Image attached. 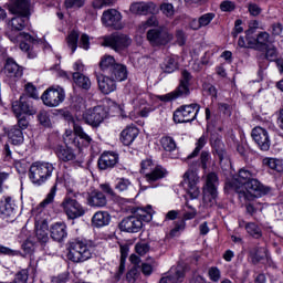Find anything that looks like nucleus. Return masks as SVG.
I'll list each match as a JSON object with an SVG mask.
<instances>
[{"label": "nucleus", "instance_id": "37", "mask_svg": "<svg viewBox=\"0 0 283 283\" xmlns=\"http://www.w3.org/2000/svg\"><path fill=\"white\" fill-rule=\"evenodd\" d=\"M63 140L66 147H77L81 149V140L78 139L76 132L66 130L63 135Z\"/></svg>", "mask_w": 283, "mask_h": 283}, {"label": "nucleus", "instance_id": "47", "mask_svg": "<svg viewBox=\"0 0 283 283\" xmlns=\"http://www.w3.org/2000/svg\"><path fill=\"white\" fill-rule=\"evenodd\" d=\"M263 164L273 169V171H277L279 174L283 171L282 161L273 158H266L263 160Z\"/></svg>", "mask_w": 283, "mask_h": 283}, {"label": "nucleus", "instance_id": "2", "mask_svg": "<svg viewBox=\"0 0 283 283\" xmlns=\"http://www.w3.org/2000/svg\"><path fill=\"white\" fill-rule=\"evenodd\" d=\"M154 210L151 206L138 208L133 216L124 218L118 227L125 233H138L143 229V222H151Z\"/></svg>", "mask_w": 283, "mask_h": 283}, {"label": "nucleus", "instance_id": "33", "mask_svg": "<svg viewBox=\"0 0 283 283\" xmlns=\"http://www.w3.org/2000/svg\"><path fill=\"white\" fill-rule=\"evenodd\" d=\"M73 129L77 138L82 140L81 147H90V145L92 144V137H90V135H87L85 130H83V127L80 126L77 122H74Z\"/></svg>", "mask_w": 283, "mask_h": 283}, {"label": "nucleus", "instance_id": "48", "mask_svg": "<svg viewBox=\"0 0 283 283\" xmlns=\"http://www.w3.org/2000/svg\"><path fill=\"white\" fill-rule=\"evenodd\" d=\"M56 191H57V185L54 184L50 192L46 195V198L40 203V207H48V205H52V202H54Z\"/></svg>", "mask_w": 283, "mask_h": 283}, {"label": "nucleus", "instance_id": "46", "mask_svg": "<svg viewBox=\"0 0 283 283\" xmlns=\"http://www.w3.org/2000/svg\"><path fill=\"white\" fill-rule=\"evenodd\" d=\"M160 145L165 151H175L176 140L172 137L166 136L160 139Z\"/></svg>", "mask_w": 283, "mask_h": 283}, {"label": "nucleus", "instance_id": "58", "mask_svg": "<svg viewBox=\"0 0 283 283\" xmlns=\"http://www.w3.org/2000/svg\"><path fill=\"white\" fill-rule=\"evenodd\" d=\"M248 12L251 17H260V14H262V8L256 3L250 2L248 3Z\"/></svg>", "mask_w": 283, "mask_h": 283}, {"label": "nucleus", "instance_id": "28", "mask_svg": "<svg viewBox=\"0 0 283 283\" xmlns=\"http://www.w3.org/2000/svg\"><path fill=\"white\" fill-rule=\"evenodd\" d=\"M97 83L102 94H112V92H116V81L107 74L98 75Z\"/></svg>", "mask_w": 283, "mask_h": 283}, {"label": "nucleus", "instance_id": "14", "mask_svg": "<svg viewBox=\"0 0 283 283\" xmlns=\"http://www.w3.org/2000/svg\"><path fill=\"white\" fill-rule=\"evenodd\" d=\"M258 176V172L251 168H241L238 172L237 178H234L230 184L231 187L238 193V189H242L247 187L251 180H253Z\"/></svg>", "mask_w": 283, "mask_h": 283}, {"label": "nucleus", "instance_id": "51", "mask_svg": "<svg viewBox=\"0 0 283 283\" xmlns=\"http://www.w3.org/2000/svg\"><path fill=\"white\" fill-rule=\"evenodd\" d=\"M140 277V269L133 266L126 274V280L129 283H134Z\"/></svg>", "mask_w": 283, "mask_h": 283}, {"label": "nucleus", "instance_id": "44", "mask_svg": "<svg viewBox=\"0 0 283 283\" xmlns=\"http://www.w3.org/2000/svg\"><path fill=\"white\" fill-rule=\"evenodd\" d=\"M38 122L42 127H52V119L50 118V113L45 109H41L36 115Z\"/></svg>", "mask_w": 283, "mask_h": 283}, {"label": "nucleus", "instance_id": "43", "mask_svg": "<svg viewBox=\"0 0 283 283\" xmlns=\"http://www.w3.org/2000/svg\"><path fill=\"white\" fill-rule=\"evenodd\" d=\"M205 145H207V136L202 135L196 143V148L193 149V151L188 155L187 160H191V158H196L198 157V154H200V151H202V149L205 148Z\"/></svg>", "mask_w": 283, "mask_h": 283}, {"label": "nucleus", "instance_id": "7", "mask_svg": "<svg viewBox=\"0 0 283 283\" xmlns=\"http://www.w3.org/2000/svg\"><path fill=\"white\" fill-rule=\"evenodd\" d=\"M72 190H67V195L61 203V207L64 209L69 220H76V218H83L85 216V208H83L76 199V193H73Z\"/></svg>", "mask_w": 283, "mask_h": 283}, {"label": "nucleus", "instance_id": "8", "mask_svg": "<svg viewBox=\"0 0 283 283\" xmlns=\"http://www.w3.org/2000/svg\"><path fill=\"white\" fill-rule=\"evenodd\" d=\"M147 40L153 48H163L174 41V34L166 27H158L147 31Z\"/></svg>", "mask_w": 283, "mask_h": 283}, {"label": "nucleus", "instance_id": "42", "mask_svg": "<svg viewBox=\"0 0 283 283\" xmlns=\"http://www.w3.org/2000/svg\"><path fill=\"white\" fill-rule=\"evenodd\" d=\"M245 231L255 240H260V238L262 237V229L254 222L247 223Z\"/></svg>", "mask_w": 283, "mask_h": 283}, {"label": "nucleus", "instance_id": "34", "mask_svg": "<svg viewBox=\"0 0 283 283\" xmlns=\"http://www.w3.org/2000/svg\"><path fill=\"white\" fill-rule=\"evenodd\" d=\"M116 59L112 55H104L99 61V70L105 74H109L111 70L117 65Z\"/></svg>", "mask_w": 283, "mask_h": 283}, {"label": "nucleus", "instance_id": "24", "mask_svg": "<svg viewBox=\"0 0 283 283\" xmlns=\"http://www.w3.org/2000/svg\"><path fill=\"white\" fill-rule=\"evenodd\" d=\"M49 231L50 227L48 226L46 220L35 222V238L42 247H45V244L50 242Z\"/></svg>", "mask_w": 283, "mask_h": 283}, {"label": "nucleus", "instance_id": "5", "mask_svg": "<svg viewBox=\"0 0 283 283\" xmlns=\"http://www.w3.org/2000/svg\"><path fill=\"white\" fill-rule=\"evenodd\" d=\"M220 181L216 172H209L206 177V184L203 186V205L207 207H214L218 205V186Z\"/></svg>", "mask_w": 283, "mask_h": 283}, {"label": "nucleus", "instance_id": "53", "mask_svg": "<svg viewBox=\"0 0 283 283\" xmlns=\"http://www.w3.org/2000/svg\"><path fill=\"white\" fill-rule=\"evenodd\" d=\"M265 50V54L263 55L264 59H266L268 61L277 60V49H275V46H268Z\"/></svg>", "mask_w": 283, "mask_h": 283}, {"label": "nucleus", "instance_id": "45", "mask_svg": "<svg viewBox=\"0 0 283 283\" xmlns=\"http://www.w3.org/2000/svg\"><path fill=\"white\" fill-rule=\"evenodd\" d=\"M66 43L72 50V54H74V52H76V48H78V32L72 31L66 38Z\"/></svg>", "mask_w": 283, "mask_h": 283}, {"label": "nucleus", "instance_id": "3", "mask_svg": "<svg viewBox=\"0 0 283 283\" xmlns=\"http://www.w3.org/2000/svg\"><path fill=\"white\" fill-rule=\"evenodd\" d=\"M56 167L50 161H35L30 166L29 178L33 185L41 187L52 178Z\"/></svg>", "mask_w": 283, "mask_h": 283}, {"label": "nucleus", "instance_id": "40", "mask_svg": "<svg viewBox=\"0 0 283 283\" xmlns=\"http://www.w3.org/2000/svg\"><path fill=\"white\" fill-rule=\"evenodd\" d=\"M211 146L214 149L219 160L222 161L223 158H227V150H224V143L219 138L211 140Z\"/></svg>", "mask_w": 283, "mask_h": 283}, {"label": "nucleus", "instance_id": "18", "mask_svg": "<svg viewBox=\"0 0 283 283\" xmlns=\"http://www.w3.org/2000/svg\"><path fill=\"white\" fill-rule=\"evenodd\" d=\"M105 116H107L105 108H103V106H95L94 108L87 109L83 114V120L86 123V125L98 127V125L105 120Z\"/></svg>", "mask_w": 283, "mask_h": 283}, {"label": "nucleus", "instance_id": "20", "mask_svg": "<svg viewBox=\"0 0 283 283\" xmlns=\"http://www.w3.org/2000/svg\"><path fill=\"white\" fill-rule=\"evenodd\" d=\"M198 175L193 170H188L184 175V182L188 185V196L191 200H196L200 196V188H198Z\"/></svg>", "mask_w": 283, "mask_h": 283}, {"label": "nucleus", "instance_id": "9", "mask_svg": "<svg viewBox=\"0 0 283 283\" xmlns=\"http://www.w3.org/2000/svg\"><path fill=\"white\" fill-rule=\"evenodd\" d=\"M67 258L71 262H85L92 258V251L90 250V247H87V243H84L83 241H73L70 243Z\"/></svg>", "mask_w": 283, "mask_h": 283}, {"label": "nucleus", "instance_id": "62", "mask_svg": "<svg viewBox=\"0 0 283 283\" xmlns=\"http://www.w3.org/2000/svg\"><path fill=\"white\" fill-rule=\"evenodd\" d=\"M64 6L67 9L71 8H83L85 6V0H65Z\"/></svg>", "mask_w": 283, "mask_h": 283}, {"label": "nucleus", "instance_id": "57", "mask_svg": "<svg viewBox=\"0 0 283 283\" xmlns=\"http://www.w3.org/2000/svg\"><path fill=\"white\" fill-rule=\"evenodd\" d=\"M34 242L27 240L22 243V250L24 251L25 255H33L34 254Z\"/></svg>", "mask_w": 283, "mask_h": 283}, {"label": "nucleus", "instance_id": "29", "mask_svg": "<svg viewBox=\"0 0 283 283\" xmlns=\"http://www.w3.org/2000/svg\"><path fill=\"white\" fill-rule=\"evenodd\" d=\"M107 75H109V77L115 82L127 81V66L117 62V64H115V66L109 71Z\"/></svg>", "mask_w": 283, "mask_h": 283}, {"label": "nucleus", "instance_id": "23", "mask_svg": "<svg viewBox=\"0 0 283 283\" xmlns=\"http://www.w3.org/2000/svg\"><path fill=\"white\" fill-rule=\"evenodd\" d=\"M6 74L9 78H21L23 76V69L15 63L14 59H7L4 70L0 72V76Z\"/></svg>", "mask_w": 283, "mask_h": 283}, {"label": "nucleus", "instance_id": "61", "mask_svg": "<svg viewBox=\"0 0 283 283\" xmlns=\"http://www.w3.org/2000/svg\"><path fill=\"white\" fill-rule=\"evenodd\" d=\"M0 253L2 255H10L11 258H14L17 255H21V251L13 250V249H10V248L1 245V244H0Z\"/></svg>", "mask_w": 283, "mask_h": 283}, {"label": "nucleus", "instance_id": "63", "mask_svg": "<svg viewBox=\"0 0 283 283\" xmlns=\"http://www.w3.org/2000/svg\"><path fill=\"white\" fill-rule=\"evenodd\" d=\"M160 10L163 12V14H165L166 17H174V4L171 3H161L160 4Z\"/></svg>", "mask_w": 283, "mask_h": 283}, {"label": "nucleus", "instance_id": "54", "mask_svg": "<svg viewBox=\"0 0 283 283\" xmlns=\"http://www.w3.org/2000/svg\"><path fill=\"white\" fill-rule=\"evenodd\" d=\"M245 34L248 48H250L251 50H258V38L251 36V34H253V32L251 31H247Z\"/></svg>", "mask_w": 283, "mask_h": 283}, {"label": "nucleus", "instance_id": "1", "mask_svg": "<svg viewBox=\"0 0 283 283\" xmlns=\"http://www.w3.org/2000/svg\"><path fill=\"white\" fill-rule=\"evenodd\" d=\"M9 12L11 14H18L13 17L9 22L8 25L11 28V31L7 32L12 34L13 36H17L19 33L13 32H21L25 25H28V22L30 21V2L29 0H13L8 6Z\"/></svg>", "mask_w": 283, "mask_h": 283}, {"label": "nucleus", "instance_id": "21", "mask_svg": "<svg viewBox=\"0 0 283 283\" xmlns=\"http://www.w3.org/2000/svg\"><path fill=\"white\" fill-rule=\"evenodd\" d=\"M132 14H139L146 17V14H156L158 7L154 2H134L130 4Z\"/></svg>", "mask_w": 283, "mask_h": 283}, {"label": "nucleus", "instance_id": "16", "mask_svg": "<svg viewBox=\"0 0 283 283\" xmlns=\"http://www.w3.org/2000/svg\"><path fill=\"white\" fill-rule=\"evenodd\" d=\"M18 210L12 197H4L0 200V218L7 222H14L17 220Z\"/></svg>", "mask_w": 283, "mask_h": 283}, {"label": "nucleus", "instance_id": "55", "mask_svg": "<svg viewBox=\"0 0 283 283\" xmlns=\"http://www.w3.org/2000/svg\"><path fill=\"white\" fill-rule=\"evenodd\" d=\"M216 19V13H205L199 17V22L201 23V28H207L211 21Z\"/></svg>", "mask_w": 283, "mask_h": 283}, {"label": "nucleus", "instance_id": "19", "mask_svg": "<svg viewBox=\"0 0 283 283\" xmlns=\"http://www.w3.org/2000/svg\"><path fill=\"white\" fill-rule=\"evenodd\" d=\"M251 136L262 151H269L271 149V138L266 129L256 126L252 129Z\"/></svg>", "mask_w": 283, "mask_h": 283}, {"label": "nucleus", "instance_id": "41", "mask_svg": "<svg viewBox=\"0 0 283 283\" xmlns=\"http://www.w3.org/2000/svg\"><path fill=\"white\" fill-rule=\"evenodd\" d=\"M161 70L166 74H172V72H176V70H178V62L174 57H167L161 64Z\"/></svg>", "mask_w": 283, "mask_h": 283}, {"label": "nucleus", "instance_id": "35", "mask_svg": "<svg viewBox=\"0 0 283 283\" xmlns=\"http://www.w3.org/2000/svg\"><path fill=\"white\" fill-rule=\"evenodd\" d=\"M73 81L75 85H77V87H81L82 90H90V87H92V82L90 81V77L85 76L80 72L73 73Z\"/></svg>", "mask_w": 283, "mask_h": 283}, {"label": "nucleus", "instance_id": "38", "mask_svg": "<svg viewBox=\"0 0 283 283\" xmlns=\"http://www.w3.org/2000/svg\"><path fill=\"white\" fill-rule=\"evenodd\" d=\"M8 136L13 145H21L23 143V130L19 126H12Z\"/></svg>", "mask_w": 283, "mask_h": 283}, {"label": "nucleus", "instance_id": "50", "mask_svg": "<svg viewBox=\"0 0 283 283\" xmlns=\"http://www.w3.org/2000/svg\"><path fill=\"white\" fill-rule=\"evenodd\" d=\"M133 185L129 179L120 178L117 180V184L115 185V189L117 191H127V189H132Z\"/></svg>", "mask_w": 283, "mask_h": 283}, {"label": "nucleus", "instance_id": "12", "mask_svg": "<svg viewBox=\"0 0 283 283\" xmlns=\"http://www.w3.org/2000/svg\"><path fill=\"white\" fill-rule=\"evenodd\" d=\"M103 45L115 50V52H120L132 45V39L123 33H116L104 38Z\"/></svg>", "mask_w": 283, "mask_h": 283}, {"label": "nucleus", "instance_id": "11", "mask_svg": "<svg viewBox=\"0 0 283 283\" xmlns=\"http://www.w3.org/2000/svg\"><path fill=\"white\" fill-rule=\"evenodd\" d=\"M198 112H200V105L198 104L184 105L175 111L172 118L175 123H191L196 120Z\"/></svg>", "mask_w": 283, "mask_h": 283}, {"label": "nucleus", "instance_id": "26", "mask_svg": "<svg viewBox=\"0 0 283 283\" xmlns=\"http://www.w3.org/2000/svg\"><path fill=\"white\" fill-rule=\"evenodd\" d=\"M52 240L63 242L67 238V224L65 222H55L50 228Z\"/></svg>", "mask_w": 283, "mask_h": 283}, {"label": "nucleus", "instance_id": "52", "mask_svg": "<svg viewBox=\"0 0 283 283\" xmlns=\"http://www.w3.org/2000/svg\"><path fill=\"white\" fill-rule=\"evenodd\" d=\"M29 275L28 269H23L15 274L13 283H28Z\"/></svg>", "mask_w": 283, "mask_h": 283}, {"label": "nucleus", "instance_id": "27", "mask_svg": "<svg viewBox=\"0 0 283 283\" xmlns=\"http://www.w3.org/2000/svg\"><path fill=\"white\" fill-rule=\"evenodd\" d=\"M86 200L88 207L102 208L107 206V197L101 190L91 191Z\"/></svg>", "mask_w": 283, "mask_h": 283}, {"label": "nucleus", "instance_id": "60", "mask_svg": "<svg viewBox=\"0 0 283 283\" xmlns=\"http://www.w3.org/2000/svg\"><path fill=\"white\" fill-rule=\"evenodd\" d=\"M264 258H266V250L259 249L253 254L252 262H253V264H258V263L262 262V260H264Z\"/></svg>", "mask_w": 283, "mask_h": 283}, {"label": "nucleus", "instance_id": "30", "mask_svg": "<svg viewBox=\"0 0 283 283\" xmlns=\"http://www.w3.org/2000/svg\"><path fill=\"white\" fill-rule=\"evenodd\" d=\"M138 137V128L136 126H127L120 134L123 145L129 147Z\"/></svg>", "mask_w": 283, "mask_h": 283}, {"label": "nucleus", "instance_id": "22", "mask_svg": "<svg viewBox=\"0 0 283 283\" xmlns=\"http://www.w3.org/2000/svg\"><path fill=\"white\" fill-rule=\"evenodd\" d=\"M185 280V268L178 265L177 268H171L168 273H166L159 283H181Z\"/></svg>", "mask_w": 283, "mask_h": 283}, {"label": "nucleus", "instance_id": "10", "mask_svg": "<svg viewBox=\"0 0 283 283\" xmlns=\"http://www.w3.org/2000/svg\"><path fill=\"white\" fill-rule=\"evenodd\" d=\"M8 38L10 39V41H12V43H19L20 41V50H22V52H27L28 59H36V53L34 52V50L31 49L28 42L36 45V43H39V39L25 32L19 33L18 35H12V33H8Z\"/></svg>", "mask_w": 283, "mask_h": 283}, {"label": "nucleus", "instance_id": "56", "mask_svg": "<svg viewBox=\"0 0 283 283\" xmlns=\"http://www.w3.org/2000/svg\"><path fill=\"white\" fill-rule=\"evenodd\" d=\"M15 117L18 119V125H15L18 129H21L23 132V129H28V127H30V120L25 115H20Z\"/></svg>", "mask_w": 283, "mask_h": 283}, {"label": "nucleus", "instance_id": "32", "mask_svg": "<svg viewBox=\"0 0 283 283\" xmlns=\"http://www.w3.org/2000/svg\"><path fill=\"white\" fill-rule=\"evenodd\" d=\"M109 220H112V218L109 217V212L98 211L93 216L92 224L93 227L97 228L107 227V224H109Z\"/></svg>", "mask_w": 283, "mask_h": 283}, {"label": "nucleus", "instance_id": "4", "mask_svg": "<svg viewBox=\"0 0 283 283\" xmlns=\"http://www.w3.org/2000/svg\"><path fill=\"white\" fill-rule=\"evenodd\" d=\"M269 191V188L264 187L260 180H258L255 177L248 182V185L242 188L237 189V193L240 198V200H248L251 202V200H255V198H262V196H266V192Z\"/></svg>", "mask_w": 283, "mask_h": 283}, {"label": "nucleus", "instance_id": "6", "mask_svg": "<svg viewBox=\"0 0 283 283\" xmlns=\"http://www.w3.org/2000/svg\"><path fill=\"white\" fill-rule=\"evenodd\" d=\"M192 78L193 76H191V73H189V71L187 70H184L181 72V80L177 90L166 95H159V101H163L164 103H169V101H175V98H180V96H189V85Z\"/></svg>", "mask_w": 283, "mask_h": 283}, {"label": "nucleus", "instance_id": "64", "mask_svg": "<svg viewBox=\"0 0 283 283\" xmlns=\"http://www.w3.org/2000/svg\"><path fill=\"white\" fill-rule=\"evenodd\" d=\"M135 251L138 255H146V253H149V244L148 243H137L135 245Z\"/></svg>", "mask_w": 283, "mask_h": 283}, {"label": "nucleus", "instance_id": "25", "mask_svg": "<svg viewBox=\"0 0 283 283\" xmlns=\"http://www.w3.org/2000/svg\"><path fill=\"white\" fill-rule=\"evenodd\" d=\"M97 165L102 170L113 169V167L118 165V154L109 151L102 154V156L98 158Z\"/></svg>", "mask_w": 283, "mask_h": 283}, {"label": "nucleus", "instance_id": "13", "mask_svg": "<svg viewBox=\"0 0 283 283\" xmlns=\"http://www.w3.org/2000/svg\"><path fill=\"white\" fill-rule=\"evenodd\" d=\"M102 23L112 30H123V14L116 9H108L102 14Z\"/></svg>", "mask_w": 283, "mask_h": 283}, {"label": "nucleus", "instance_id": "36", "mask_svg": "<svg viewBox=\"0 0 283 283\" xmlns=\"http://www.w3.org/2000/svg\"><path fill=\"white\" fill-rule=\"evenodd\" d=\"M167 176V170L163 166H155L151 172L146 174L148 182H156Z\"/></svg>", "mask_w": 283, "mask_h": 283}, {"label": "nucleus", "instance_id": "59", "mask_svg": "<svg viewBox=\"0 0 283 283\" xmlns=\"http://www.w3.org/2000/svg\"><path fill=\"white\" fill-rule=\"evenodd\" d=\"M209 163H211V154H209L207 150H203L200 155V165L202 169H207V167H209Z\"/></svg>", "mask_w": 283, "mask_h": 283}, {"label": "nucleus", "instance_id": "17", "mask_svg": "<svg viewBox=\"0 0 283 283\" xmlns=\"http://www.w3.org/2000/svg\"><path fill=\"white\" fill-rule=\"evenodd\" d=\"M12 112L14 116L18 117L21 115L23 116V114H27V116H34V114H36V108L34 107L32 99L21 96L19 101L12 103Z\"/></svg>", "mask_w": 283, "mask_h": 283}, {"label": "nucleus", "instance_id": "15", "mask_svg": "<svg viewBox=\"0 0 283 283\" xmlns=\"http://www.w3.org/2000/svg\"><path fill=\"white\" fill-rule=\"evenodd\" d=\"M41 98L46 107H59L60 103L65 101V91L50 87L42 94Z\"/></svg>", "mask_w": 283, "mask_h": 283}, {"label": "nucleus", "instance_id": "31", "mask_svg": "<svg viewBox=\"0 0 283 283\" xmlns=\"http://www.w3.org/2000/svg\"><path fill=\"white\" fill-rule=\"evenodd\" d=\"M55 154L59 160H62V163H71L72 160H76V154H74V150L69 146H57Z\"/></svg>", "mask_w": 283, "mask_h": 283}, {"label": "nucleus", "instance_id": "49", "mask_svg": "<svg viewBox=\"0 0 283 283\" xmlns=\"http://www.w3.org/2000/svg\"><path fill=\"white\" fill-rule=\"evenodd\" d=\"M140 167V172L147 176V174L151 172L153 169L156 167V164H154V160L147 158L142 161Z\"/></svg>", "mask_w": 283, "mask_h": 283}, {"label": "nucleus", "instance_id": "39", "mask_svg": "<svg viewBox=\"0 0 283 283\" xmlns=\"http://www.w3.org/2000/svg\"><path fill=\"white\" fill-rule=\"evenodd\" d=\"M258 50L262 51L271 45V35L266 31H262L256 35Z\"/></svg>", "mask_w": 283, "mask_h": 283}]
</instances>
